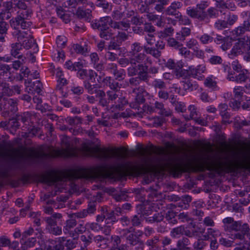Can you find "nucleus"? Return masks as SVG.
<instances>
[{
	"instance_id": "1",
	"label": "nucleus",
	"mask_w": 250,
	"mask_h": 250,
	"mask_svg": "<svg viewBox=\"0 0 250 250\" xmlns=\"http://www.w3.org/2000/svg\"><path fill=\"white\" fill-rule=\"evenodd\" d=\"M146 170L130 162L123 161L117 166H97L81 168L77 171L79 178L87 179L101 178H113L116 174H140Z\"/></svg>"
},
{
	"instance_id": "2",
	"label": "nucleus",
	"mask_w": 250,
	"mask_h": 250,
	"mask_svg": "<svg viewBox=\"0 0 250 250\" xmlns=\"http://www.w3.org/2000/svg\"><path fill=\"white\" fill-rule=\"evenodd\" d=\"M61 149H55L50 147H46L44 149V152H35L32 151L30 154V156L35 157H62L68 158L77 156L78 150L71 143L69 138L66 135L61 136Z\"/></svg>"
},
{
	"instance_id": "3",
	"label": "nucleus",
	"mask_w": 250,
	"mask_h": 250,
	"mask_svg": "<svg viewBox=\"0 0 250 250\" xmlns=\"http://www.w3.org/2000/svg\"><path fill=\"white\" fill-rule=\"evenodd\" d=\"M157 153L150 160V166L153 169L158 171L168 170L174 175H178L185 171L184 168L180 164L173 163L170 161L164 149H159Z\"/></svg>"
},
{
	"instance_id": "4",
	"label": "nucleus",
	"mask_w": 250,
	"mask_h": 250,
	"mask_svg": "<svg viewBox=\"0 0 250 250\" xmlns=\"http://www.w3.org/2000/svg\"><path fill=\"white\" fill-rule=\"evenodd\" d=\"M94 95L99 104L103 107L110 106L116 109L123 110L124 105L127 104L125 97L113 91H108L105 93L104 90L99 89Z\"/></svg>"
},
{
	"instance_id": "5",
	"label": "nucleus",
	"mask_w": 250,
	"mask_h": 250,
	"mask_svg": "<svg viewBox=\"0 0 250 250\" xmlns=\"http://www.w3.org/2000/svg\"><path fill=\"white\" fill-rule=\"evenodd\" d=\"M224 229L226 231L237 232L233 234L234 239L243 240L245 239V236L248 235L250 232V228L248 224H241L240 222L235 221L230 217H226L223 219Z\"/></svg>"
},
{
	"instance_id": "6",
	"label": "nucleus",
	"mask_w": 250,
	"mask_h": 250,
	"mask_svg": "<svg viewBox=\"0 0 250 250\" xmlns=\"http://www.w3.org/2000/svg\"><path fill=\"white\" fill-rule=\"evenodd\" d=\"M229 167L227 162L223 161L222 158L218 155L205 156L204 163L200 166L202 171L207 169L216 172L223 171Z\"/></svg>"
},
{
	"instance_id": "7",
	"label": "nucleus",
	"mask_w": 250,
	"mask_h": 250,
	"mask_svg": "<svg viewBox=\"0 0 250 250\" xmlns=\"http://www.w3.org/2000/svg\"><path fill=\"white\" fill-rule=\"evenodd\" d=\"M200 6L195 9L187 10L188 14L192 18H196L200 21L208 22L210 19L218 18L219 15V10L214 7H210L207 11L203 10Z\"/></svg>"
},
{
	"instance_id": "8",
	"label": "nucleus",
	"mask_w": 250,
	"mask_h": 250,
	"mask_svg": "<svg viewBox=\"0 0 250 250\" xmlns=\"http://www.w3.org/2000/svg\"><path fill=\"white\" fill-rule=\"evenodd\" d=\"M83 148L87 153L94 155L102 160H106L113 157L118 158L125 157L124 155L119 154L115 151H110L107 148H101L98 146L92 147L86 146Z\"/></svg>"
},
{
	"instance_id": "9",
	"label": "nucleus",
	"mask_w": 250,
	"mask_h": 250,
	"mask_svg": "<svg viewBox=\"0 0 250 250\" xmlns=\"http://www.w3.org/2000/svg\"><path fill=\"white\" fill-rule=\"evenodd\" d=\"M134 229L132 227L129 229H124L120 231V234L122 238L131 246H142L143 242L140 238L142 234H136L134 233Z\"/></svg>"
},
{
	"instance_id": "10",
	"label": "nucleus",
	"mask_w": 250,
	"mask_h": 250,
	"mask_svg": "<svg viewBox=\"0 0 250 250\" xmlns=\"http://www.w3.org/2000/svg\"><path fill=\"white\" fill-rule=\"evenodd\" d=\"M198 230L194 229L192 231H187L185 236L179 239L177 243V247L181 250H191L190 246L193 244L195 237L198 236Z\"/></svg>"
},
{
	"instance_id": "11",
	"label": "nucleus",
	"mask_w": 250,
	"mask_h": 250,
	"mask_svg": "<svg viewBox=\"0 0 250 250\" xmlns=\"http://www.w3.org/2000/svg\"><path fill=\"white\" fill-rule=\"evenodd\" d=\"M13 34L17 38V41L20 42L23 48L29 49L34 46L37 47L32 36L27 32L17 30L13 33Z\"/></svg>"
},
{
	"instance_id": "12",
	"label": "nucleus",
	"mask_w": 250,
	"mask_h": 250,
	"mask_svg": "<svg viewBox=\"0 0 250 250\" xmlns=\"http://www.w3.org/2000/svg\"><path fill=\"white\" fill-rule=\"evenodd\" d=\"M233 165L236 169L250 170V152L240 151L236 157Z\"/></svg>"
},
{
	"instance_id": "13",
	"label": "nucleus",
	"mask_w": 250,
	"mask_h": 250,
	"mask_svg": "<svg viewBox=\"0 0 250 250\" xmlns=\"http://www.w3.org/2000/svg\"><path fill=\"white\" fill-rule=\"evenodd\" d=\"M58 244L55 245L56 250H71L75 247V241L73 239H66L64 237H60Z\"/></svg>"
},
{
	"instance_id": "14",
	"label": "nucleus",
	"mask_w": 250,
	"mask_h": 250,
	"mask_svg": "<svg viewBox=\"0 0 250 250\" xmlns=\"http://www.w3.org/2000/svg\"><path fill=\"white\" fill-rule=\"evenodd\" d=\"M182 7V4L180 1H174L168 6L165 10V13L168 16H172L181 21L182 19V15L179 10Z\"/></svg>"
},
{
	"instance_id": "15",
	"label": "nucleus",
	"mask_w": 250,
	"mask_h": 250,
	"mask_svg": "<svg viewBox=\"0 0 250 250\" xmlns=\"http://www.w3.org/2000/svg\"><path fill=\"white\" fill-rule=\"evenodd\" d=\"M248 47V44L246 43L245 39L241 38L235 43L231 51V54L234 56H238L243 54Z\"/></svg>"
},
{
	"instance_id": "16",
	"label": "nucleus",
	"mask_w": 250,
	"mask_h": 250,
	"mask_svg": "<svg viewBox=\"0 0 250 250\" xmlns=\"http://www.w3.org/2000/svg\"><path fill=\"white\" fill-rule=\"evenodd\" d=\"M132 93L135 94V100L138 103H144L145 102V96L148 94L143 86L134 88Z\"/></svg>"
},
{
	"instance_id": "17",
	"label": "nucleus",
	"mask_w": 250,
	"mask_h": 250,
	"mask_svg": "<svg viewBox=\"0 0 250 250\" xmlns=\"http://www.w3.org/2000/svg\"><path fill=\"white\" fill-rule=\"evenodd\" d=\"M25 83L26 84V91L29 93H32L34 91L38 93H40L42 85L40 81L36 80L32 83L31 80H25Z\"/></svg>"
},
{
	"instance_id": "18",
	"label": "nucleus",
	"mask_w": 250,
	"mask_h": 250,
	"mask_svg": "<svg viewBox=\"0 0 250 250\" xmlns=\"http://www.w3.org/2000/svg\"><path fill=\"white\" fill-rule=\"evenodd\" d=\"M23 48L20 42L12 43L11 44L10 53L11 55L15 58L21 59L23 57L22 52Z\"/></svg>"
},
{
	"instance_id": "19",
	"label": "nucleus",
	"mask_w": 250,
	"mask_h": 250,
	"mask_svg": "<svg viewBox=\"0 0 250 250\" xmlns=\"http://www.w3.org/2000/svg\"><path fill=\"white\" fill-rule=\"evenodd\" d=\"M32 151H34L35 152H44V149H41L39 151H36L35 150L30 148L29 149L28 152L27 153H25L24 152H20L19 149H15V151L18 153V158L15 159V162L17 163H20L21 159H27L29 158H37V159H42V158H46V157H35L33 156H30V154H31Z\"/></svg>"
},
{
	"instance_id": "20",
	"label": "nucleus",
	"mask_w": 250,
	"mask_h": 250,
	"mask_svg": "<svg viewBox=\"0 0 250 250\" xmlns=\"http://www.w3.org/2000/svg\"><path fill=\"white\" fill-rule=\"evenodd\" d=\"M247 31L250 32V16L244 21L242 25L237 27L234 31L237 36H240Z\"/></svg>"
},
{
	"instance_id": "21",
	"label": "nucleus",
	"mask_w": 250,
	"mask_h": 250,
	"mask_svg": "<svg viewBox=\"0 0 250 250\" xmlns=\"http://www.w3.org/2000/svg\"><path fill=\"white\" fill-rule=\"evenodd\" d=\"M62 218V215L59 213H53L50 217H45L44 221L47 224L46 229H48L50 227L54 226L57 224V220H59Z\"/></svg>"
},
{
	"instance_id": "22",
	"label": "nucleus",
	"mask_w": 250,
	"mask_h": 250,
	"mask_svg": "<svg viewBox=\"0 0 250 250\" xmlns=\"http://www.w3.org/2000/svg\"><path fill=\"white\" fill-rule=\"evenodd\" d=\"M32 11L27 8L25 9L20 10L18 11V16L15 19L11 20H15V22L21 21L23 19H28L29 17H31Z\"/></svg>"
},
{
	"instance_id": "23",
	"label": "nucleus",
	"mask_w": 250,
	"mask_h": 250,
	"mask_svg": "<svg viewBox=\"0 0 250 250\" xmlns=\"http://www.w3.org/2000/svg\"><path fill=\"white\" fill-rule=\"evenodd\" d=\"M116 221V219L115 216V212L114 210L108 211L105 214V224L106 227L107 228V229L108 233L110 232V229L109 228L110 227V225H108L109 224L113 225Z\"/></svg>"
},
{
	"instance_id": "24",
	"label": "nucleus",
	"mask_w": 250,
	"mask_h": 250,
	"mask_svg": "<svg viewBox=\"0 0 250 250\" xmlns=\"http://www.w3.org/2000/svg\"><path fill=\"white\" fill-rule=\"evenodd\" d=\"M159 241V238L156 236L148 239L146 243V245L148 248V250H159V248L157 245Z\"/></svg>"
},
{
	"instance_id": "25",
	"label": "nucleus",
	"mask_w": 250,
	"mask_h": 250,
	"mask_svg": "<svg viewBox=\"0 0 250 250\" xmlns=\"http://www.w3.org/2000/svg\"><path fill=\"white\" fill-rule=\"evenodd\" d=\"M104 82L106 84V85L111 89V91H114L116 93H117L118 89L120 88L119 83L115 82L110 77L105 78L104 80Z\"/></svg>"
},
{
	"instance_id": "26",
	"label": "nucleus",
	"mask_w": 250,
	"mask_h": 250,
	"mask_svg": "<svg viewBox=\"0 0 250 250\" xmlns=\"http://www.w3.org/2000/svg\"><path fill=\"white\" fill-rule=\"evenodd\" d=\"M95 82H84V86L85 89L87 90L88 94L90 95H94L96 91H98L100 89L97 87V84H94Z\"/></svg>"
},
{
	"instance_id": "27",
	"label": "nucleus",
	"mask_w": 250,
	"mask_h": 250,
	"mask_svg": "<svg viewBox=\"0 0 250 250\" xmlns=\"http://www.w3.org/2000/svg\"><path fill=\"white\" fill-rule=\"evenodd\" d=\"M112 35L111 30L106 24H104V26H102L101 29L99 36L101 38L105 40H109Z\"/></svg>"
},
{
	"instance_id": "28",
	"label": "nucleus",
	"mask_w": 250,
	"mask_h": 250,
	"mask_svg": "<svg viewBox=\"0 0 250 250\" xmlns=\"http://www.w3.org/2000/svg\"><path fill=\"white\" fill-rule=\"evenodd\" d=\"M205 229H202V230L198 231H199V234L198 236L196 237H195L194 238V241L193 243V247L194 249L201 250L202 249L204 248V247L205 246V243L203 241L202 239L199 238V233H203L204 232Z\"/></svg>"
},
{
	"instance_id": "29",
	"label": "nucleus",
	"mask_w": 250,
	"mask_h": 250,
	"mask_svg": "<svg viewBox=\"0 0 250 250\" xmlns=\"http://www.w3.org/2000/svg\"><path fill=\"white\" fill-rule=\"evenodd\" d=\"M144 31L147 33L149 38H154L156 34L155 28L150 23H146L144 24Z\"/></svg>"
},
{
	"instance_id": "30",
	"label": "nucleus",
	"mask_w": 250,
	"mask_h": 250,
	"mask_svg": "<svg viewBox=\"0 0 250 250\" xmlns=\"http://www.w3.org/2000/svg\"><path fill=\"white\" fill-rule=\"evenodd\" d=\"M191 30L188 27H182L181 31L177 33V39L180 41H185V38L190 35Z\"/></svg>"
},
{
	"instance_id": "31",
	"label": "nucleus",
	"mask_w": 250,
	"mask_h": 250,
	"mask_svg": "<svg viewBox=\"0 0 250 250\" xmlns=\"http://www.w3.org/2000/svg\"><path fill=\"white\" fill-rule=\"evenodd\" d=\"M187 231H192V230L186 229L184 226H180L178 227L173 228L171 232V235L173 237H176L178 235H185V233Z\"/></svg>"
},
{
	"instance_id": "32",
	"label": "nucleus",
	"mask_w": 250,
	"mask_h": 250,
	"mask_svg": "<svg viewBox=\"0 0 250 250\" xmlns=\"http://www.w3.org/2000/svg\"><path fill=\"white\" fill-rule=\"evenodd\" d=\"M26 20L23 19L17 22H15V20H10V24L11 26L13 27L15 29L18 28L17 26L20 25L23 29H25L30 26V22H27L25 21Z\"/></svg>"
},
{
	"instance_id": "33",
	"label": "nucleus",
	"mask_w": 250,
	"mask_h": 250,
	"mask_svg": "<svg viewBox=\"0 0 250 250\" xmlns=\"http://www.w3.org/2000/svg\"><path fill=\"white\" fill-rule=\"evenodd\" d=\"M155 109H157L160 110L159 113L165 116H168L170 115V112L167 111L164 108V105L163 103L156 102L155 103Z\"/></svg>"
},
{
	"instance_id": "34",
	"label": "nucleus",
	"mask_w": 250,
	"mask_h": 250,
	"mask_svg": "<svg viewBox=\"0 0 250 250\" xmlns=\"http://www.w3.org/2000/svg\"><path fill=\"white\" fill-rule=\"evenodd\" d=\"M144 50L147 54L151 55L156 58H158L161 55V52L157 49L154 48L145 46Z\"/></svg>"
},
{
	"instance_id": "35",
	"label": "nucleus",
	"mask_w": 250,
	"mask_h": 250,
	"mask_svg": "<svg viewBox=\"0 0 250 250\" xmlns=\"http://www.w3.org/2000/svg\"><path fill=\"white\" fill-rule=\"evenodd\" d=\"M134 57L130 59V65H136L140 63L144 59V55L142 53L133 55Z\"/></svg>"
},
{
	"instance_id": "36",
	"label": "nucleus",
	"mask_w": 250,
	"mask_h": 250,
	"mask_svg": "<svg viewBox=\"0 0 250 250\" xmlns=\"http://www.w3.org/2000/svg\"><path fill=\"white\" fill-rule=\"evenodd\" d=\"M36 243V240L34 238H31L26 241L22 245V250H27L28 248L34 247Z\"/></svg>"
},
{
	"instance_id": "37",
	"label": "nucleus",
	"mask_w": 250,
	"mask_h": 250,
	"mask_svg": "<svg viewBox=\"0 0 250 250\" xmlns=\"http://www.w3.org/2000/svg\"><path fill=\"white\" fill-rule=\"evenodd\" d=\"M2 87V93L10 96H12L13 93L12 88H10L9 84L4 82L1 85H0Z\"/></svg>"
},
{
	"instance_id": "38",
	"label": "nucleus",
	"mask_w": 250,
	"mask_h": 250,
	"mask_svg": "<svg viewBox=\"0 0 250 250\" xmlns=\"http://www.w3.org/2000/svg\"><path fill=\"white\" fill-rule=\"evenodd\" d=\"M120 43L119 41H117V42L115 41H111L108 46V49L109 50H114L115 52H121V48Z\"/></svg>"
},
{
	"instance_id": "39",
	"label": "nucleus",
	"mask_w": 250,
	"mask_h": 250,
	"mask_svg": "<svg viewBox=\"0 0 250 250\" xmlns=\"http://www.w3.org/2000/svg\"><path fill=\"white\" fill-rule=\"evenodd\" d=\"M233 250H250V242L245 241L237 244Z\"/></svg>"
},
{
	"instance_id": "40",
	"label": "nucleus",
	"mask_w": 250,
	"mask_h": 250,
	"mask_svg": "<svg viewBox=\"0 0 250 250\" xmlns=\"http://www.w3.org/2000/svg\"><path fill=\"white\" fill-rule=\"evenodd\" d=\"M112 72L116 80L120 81L123 80L125 78V74L122 71L118 70L116 67L112 68Z\"/></svg>"
},
{
	"instance_id": "41",
	"label": "nucleus",
	"mask_w": 250,
	"mask_h": 250,
	"mask_svg": "<svg viewBox=\"0 0 250 250\" xmlns=\"http://www.w3.org/2000/svg\"><path fill=\"white\" fill-rule=\"evenodd\" d=\"M10 67L7 64L0 65V76H7V74H10Z\"/></svg>"
},
{
	"instance_id": "42",
	"label": "nucleus",
	"mask_w": 250,
	"mask_h": 250,
	"mask_svg": "<svg viewBox=\"0 0 250 250\" xmlns=\"http://www.w3.org/2000/svg\"><path fill=\"white\" fill-rule=\"evenodd\" d=\"M206 70V67L204 65H199L195 68L191 70V72L193 75L198 76L204 73Z\"/></svg>"
},
{
	"instance_id": "43",
	"label": "nucleus",
	"mask_w": 250,
	"mask_h": 250,
	"mask_svg": "<svg viewBox=\"0 0 250 250\" xmlns=\"http://www.w3.org/2000/svg\"><path fill=\"white\" fill-rule=\"evenodd\" d=\"M66 120L71 125H78L82 123V119L77 116L74 118L67 117Z\"/></svg>"
},
{
	"instance_id": "44",
	"label": "nucleus",
	"mask_w": 250,
	"mask_h": 250,
	"mask_svg": "<svg viewBox=\"0 0 250 250\" xmlns=\"http://www.w3.org/2000/svg\"><path fill=\"white\" fill-rule=\"evenodd\" d=\"M189 109L190 110V113L189 116L184 115L183 116L184 118L187 120H189L191 119H194L195 120V118L197 116V113L194 107L193 106L190 105L189 107Z\"/></svg>"
},
{
	"instance_id": "45",
	"label": "nucleus",
	"mask_w": 250,
	"mask_h": 250,
	"mask_svg": "<svg viewBox=\"0 0 250 250\" xmlns=\"http://www.w3.org/2000/svg\"><path fill=\"white\" fill-rule=\"evenodd\" d=\"M50 233L54 235H60L62 233V228L57 226V224L47 229Z\"/></svg>"
},
{
	"instance_id": "46",
	"label": "nucleus",
	"mask_w": 250,
	"mask_h": 250,
	"mask_svg": "<svg viewBox=\"0 0 250 250\" xmlns=\"http://www.w3.org/2000/svg\"><path fill=\"white\" fill-rule=\"evenodd\" d=\"M8 27V24L0 17V34H7Z\"/></svg>"
},
{
	"instance_id": "47",
	"label": "nucleus",
	"mask_w": 250,
	"mask_h": 250,
	"mask_svg": "<svg viewBox=\"0 0 250 250\" xmlns=\"http://www.w3.org/2000/svg\"><path fill=\"white\" fill-rule=\"evenodd\" d=\"M143 215L141 213H138V214L135 215L132 219V224L133 226H139L141 222Z\"/></svg>"
},
{
	"instance_id": "48",
	"label": "nucleus",
	"mask_w": 250,
	"mask_h": 250,
	"mask_svg": "<svg viewBox=\"0 0 250 250\" xmlns=\"http://www.w3.org/2000/svg\"><path fill=\"white\" fill-rule=\"evenodd\" d=\"M76 15L78 18L80 19H84L86 20L88 19V17L90 16L88 13L86 12L85 11L81 8L78 9Z\"/></svg>"
},
{
	"instance_id": "49",
	"label": "nucleus",
	"mask_w": 250,
	"mask_h": 250,
	"mask_svg": "<svg viewBox=\"0 0 250 250\" xmlns=\"http://www.w3.org/2000/svg\"><path fill=\"white\" fill-rule=\"evenodd\" d=\"M224 42L222 43L221 48L225 51L229 49L232 45L231 39L229 37H224Z\"/></svg>"
},
{
	"instance_id": "50",
	"label": "nucleus",
	"mask_w": 250,
	"mask_h": 250,
	"mask_svg": "<svg viewBox=\"0 0 250 250\" xmlns=\"http://www.w3.org/2000/svg\"><path fill=\"white\" fill-rule=\"evenodd\" d=\"M159 3H156L155 6V9L159 12L163 11L164 9V5L167 4V0H159L158 1Z\"/></svg>"
},
{
	"instance_id": "51",
	"label": "nucleus",
	"mask_w": 250,
	"mask_h": 250,
	"mask_svg": "<svg viewBox=\"0 0 250 250\" xmlns=\"http://www.w3.org/2000/svg\"><path fill=\"white\" fill-rule=\"evenodd\" d=\"M220 107L222 109H224V110H222L220 113V114L223 119V122L224 123H226L227 121H225L224 120L229 119V114L228 112L226 111L227 105L226 104H221L220 105Z\"/></svg>"
},
{
	"instance_id": "52",
	"label": "nucleus",
	"mask_w": 250,
	"mask_h": 250,
	"mask_svg": "<svg viewBox=\"0 0 250 250\" xmlns=\"http://www.w3.org/2000/svg\"><path fill=\"white\" fill-rule=\"evenodd\" d=\"M77 222L75 218L74 217H70V218L67 220L66 222V225L64 227L66 230L71 229L76 226Z\"/></svg>"
},
{
	"instance_id": "53",
	"label": "nucleus",
	"mask_w": 250,
	"mask_h": 250,
	"mask_svg": "<svg viewBox=\"0 0 250 250\" xmlns=\"http://www.w3.org/2000/svg\"><path fill=\"white\" fill-rule=\"evenodd\" d=\"M222 62L223 59L218 56H213L209 60V62L213 65L221 64Z\"/></svg>"
},
{
	"instance_id": "54",
	"label": "nucleus",
	"mask_w": 250,
	"mask_h": 250,
	"mask_svg": "<svg viewBox=\"0 0 250 250\" xmlns=\"http://www.w3.org/2000/svg\"><path fill=\"white\" fill-rule=\"evenodd\" d=\"M132 24L138 26L141 25L143 23V19L142 17H140L138 16H133L130 21Z\"/></svg>"
},
{
	"instance_id": "55",
	"label": "nucleus",
	"mask_w": 250,
	"mask_h": 250,
	"mask_svg": "<svg viewBox=\"0 0 250 250\" xmlns=\"http://www.w3.org/2000/svg\"><path fill=\"white\" fill-rule=\"evenodd\" d=\"M183 88L185 90H192L193 83L189 79H186L183 81Z\"/></svg>"
},
{
	"instance_id": "56",
	"label": "nucleus",
	"mask_w": 250,
	"mask_h": 250,
	"mask_svg": "<svg viewBox=\"0 0 250 250\" xmlns=\"http://www.w3.org/2000/svg\"><path fill=\"white\" fill-rule=\"evenodd\" d=\"M97 6L103 9H107L109 7V3L106 0H95Z\"/></svg>"
},
{
	"instance_id": "57",
	"label": "nucleus",
	"mask_w": 250,
	"mask_h": 250,
	"mask_svg": "<svg viewBox=\"0 0 250 250\" xmlns=\"http://www.w3.org/2000/svg\"><path fill=\"white\" fill-rule=\"evenodd\" d=\"M212 39L213 38L207 34H204L200 38L201 42L203 44H208L209 42H211Z\"/></svg>"
},
{
	"instance_id": "58",
	"label": "nucleus",
	"mask_w": 250,
	"mask_h": 250,
	"mask_svg": "<svg viewBox=\"0 0 250 250\" xmlns=\"http://www.w3.org/2000/svg\"><path fill=\"white\" fill-rule=\"evenodd\" d=\"M214 26L216 28L219 30L228 27L226 21L224 20H218L215 22L214 23Z\"/></svg>"
},
{
	"instance_id": "59",
	"label": "nucleus",
	"mask_w": 250,
	"mask_h": 250,
	"mask_svg": "<svg viewBox=\"0 0 250 250\" xmlns=\"http://www.w3.org/2000/svg\"><path fill=\"white\" fill-rule=\"evenodd\" d=\"M138 78H139L140 81H142L145 82H147L149 79V76L148 74L147 71L143 72H139L138 73Z\"/></svg>"
},
{
	"instance_id": "60",
	"label": "nucleus",
	"mask_w": 250,
	"mask_h": 250,
	"mask_svg": "<svg viewBox=\"0 0 250 250\" xmlns=\"http://www.w3.org/2000/svg\"><path fill=\"white\" fill-rule=\"evenodd\" d=\"M124 16V12L120 10H117L113 12L112 18L115 21L120 20Z\"/></svg>"
},
{
	"instance_id": "61",
	"label": "nucleus",
	"mask_w": 250,
	"mask_h": 250,
	"mask_svg": "<svg viewBox=\"0 0 250 250\" xmlns=\"http://www.w3.org/2000/svg\"><path fill=\"white\" fill-rule=\"evenodd\" d=\"M153 86L155 88L164 89L166 88V84L164 82L156 79L153 82Z\"/></svg>"
},
{
	"instance_id": "62",
	"label": "nucleus",
	"mask_w": 250,
	"mask_h": 250,
	"mask_svg": "<svg viewBox=\"0 0 250 250\" xmlns=\"http://www.w3.org/2000/svg\"><path fill=\"white\" fill-rule=\"evenodd\" d=\"M174 32V29L171 27L166 28L161 33V36L163 37H167L171 36Z\"/></svg>"
},
{
	"instance_id": "63",
	"label": "nucleus",
	"mask_w": 250,
	"mask_h": 250,
	"mask_svg": "<svg viewBox=\"0 0 250 250\" xmlns=\"http://www.w3.org/2000/svg\"><path fill=\"white\" fill-rule=\"evenodd\" d=\"M96 75V74L94 71L92 70H88L85 78L86 80L84 82H95V77Z\"/></svg>"
},
{
	"instance_id": "64",
	"label": "nucleus",
	"mask_w": 250,
	"mask_h": 250,
	"mask_svg": "<svg viewBox=\"0 0 250 250\" xmlns=\"http://www.w3.org/2000/svg\"><path fill=\"white\" fill-rule=\"evenodd\" d=\"M178 216V219L181 220L183 222H188L192 221V219L187 213H185L184 212L180 213Z\"/></svg>"
}]
</instances>
